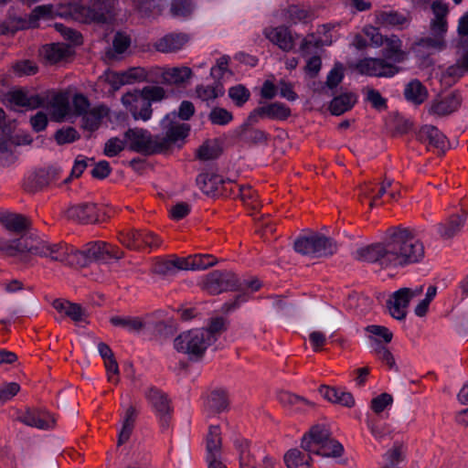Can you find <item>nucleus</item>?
<instances>
[{"label": "nucleus", "mask_w": 468, "mask_h": 468, "mask_svg": "<svg viewBox=\"0 0 468 468\" xmlns=\"http://www.w3.org/2000/svg\"><path fill=\"white\" fill-rule=\"evenodd\" d=\"M355 256L384 268L398 267L420 261L424 257V246L411 231L396 229L383 243L360 248Z\"/></svg>", "instance_id": "obj_1"}, {"label": "nucleus", "mask_w": 468, "mask_h": 468, "mask_svg": "<svg viewBox=\"0 0 468 468\" xmlns=\"http://www.w3.org/2000/svg\"><path fill=\"white\" fill-rule=\"evenodd\" d=\"M4 250L12 256L27 261L28 255L48 258L61 263H82L83 255L79 250L65 243H50L44 236L27 235L11 241Z\"/></svg>", "instance_id": "obj_2"}, {"label": "nucleus", "mask_w": 468, "mask_h": 468, "mask_svg": "<svg viewBox=\"0 0 468 468\" xmlns=\"http://www.w3.org/2000/svg\"><path fill=\"white\" fill-rule=\"evenodd\" d=\"M105 3L106 0H97L94 5H104ZM56 16L72 18L82 23L93 21L101 22L105 20V16L101 12V7L100 11H95L94 9L78 4L59 5L58 6L44 5L37 6L32 11L29 16L28 26L35 27L38 26L41 20H48Z\"/></svg>", "instance_id": "obj_3"}, {"label": "nucleus", "mask_w": 468, "mask_h": 468, "mask_svg": "<svg viewBox=\"0 0 468 468\" xmlns=\"http://www.w3.org/2000/svg\"><path fill=\"white\" fill-rule=\"evenodd\" d=\"M165 91L159 86H145L143 89H133L121 97V103L125 112L135 121L147 122L151 119L152 103L162 101Z\"/></svg>", "instance_id": "obj_4"}, {"label": "nucleus", "mask_w": 468, "mask_h": 468, "mask_svg": "<svg viewBox=\"0 0 468 468\" xmlns=\"http://www.w3.org/2000/svg\"><path fill=\"white\" fill-rule=\"evenodd\" d=\"M301 445L305 452L323 457H337L344 451L343 446L330 437L324 425L312 427L303 437Z\"/></svg>", "instance_id": "obj_5"}, {"label": "nucleus", "mask_w": 468, "mask_h": 468, "mask_svg": "<svg viewBox=\"0 0 468 468\" xmlns=\"http://www.w3.org/2000/svg\"><path fill=\"white\" fill-rule=\"evenodd\" d=\"M211 343L212 335L209 331L195 329L179 335L175 339L174 346L178 352L198 357L204 354Z\"/></svg>", "instance_id": "obj_6"}, {"label": "nucleus", "mask_w": 468, "mask_h": 468, "mask_svg": "<svg viewBox=\"0 0 468 468\" xmlns=\"http://www.w3.org/2000/svg\"><path fill=\"white\" fill-rule=\"evenodd\" d=\"M150 74L151 70L144 67H133L121 72L107 70L99 78L98 85L107 84L108 91H114L123 85L146 81Z\"/></svg>", "instance_id": "obj_7"}, {"label": "nucleus", "mask_w": 468, "mask_h": 468, "mask_svg": "<svg viewBox=\"0 0 468 468\" xmlns=\"http://www.w3.org/2000/svg\"><path fill=\"white\" fill-rule=\"evenodd\" d=\"M294 250L303 255L324 257L334 254L336 243L320 233H313L309 236L298 238L294 242Z\"/></svg>", "instance_id": "obj_8"}, {"label": "nucleus", "mask_w": 468, "mask_h": 468, "mask_svg": "<svg viewBox=\"0 0 468 468\" xmlns=\"http://www.w3.org/2000/svg\"><path fill=\"white\" fill-rule=\"evenodd\" d=\"M83 255L82 263H68V265H86L90 261H107L112 259L118 260L122 252L118 248L103 241H96L87 245L85 250H79Z\"/></svg>", "instance_id": "obj_9"}, {"label": "nucleus", "mask_w": 468, "mask_h": 468, "mask_svg": "<svg viewBox=\"0 0 468 468\" xmlns=\"http://www.w3.org/2000/svg\"><path fill=\"white\" fill-rule=\"evenodd\" d=\"M422 291V286H418L414 289L402 288L395 292L387 303L392 317L398 320L405 318L410 302L419 297Z\"/></svg>", "instance_id": "obj_10"}, {"label": "nucleus", "mask_w": 468, "mask_h": 468, "mask_svg": "<svg viewBox=\"0 0 468 468\" xmlns=\"http://www.w3.org/2000/svg\"><path fill=\"white\" fill-rule=\"evenodd\" d=\"M127 148L138 153H150L154 151L155 143L150 133L140 128L129 129L124 133Z\"/></svg>", "instance_id": "obj_11"}, {"label": "nucleus", "mask_w": 468, "mask_h": 468, "mask_svg": "<svg viewBox=\"0 0 468 468\" xmlns=\"http://www.w3.org/2000/svg\"><path fill=\"white\" fill-rule=\"evenodd\" d=\"M356 68L361 74L375 77H392L399 71V69L393 63L372 58L360 60Z\"/></svg>", "instance_id": "obj_12"}, {"label": "nucleus", "mask_w": 468, "mask_h": 468, "mask_svg": "<svg viewBox=\"0 0 468 468\" xmlns=\"http://www.w3.org/2000/svg\"><path fill=\"white\" fill-rule=\"evenodd\" d=\"M264 36L283 51L292 50L296 42L303 39L300 35L292 33L288 27L283 26L266 28Z\"/></svg>", "instance_id": "obj_13"}, {"label": "nucleus", "mask_w": 468, "mask_h": 468, "mask_svg": "<svg viewBox=\"0 0 468 468\" xmlns=\"http://www.w3.org/2000/svg\"><path fill=\"white\" fill-rule=\"evenodd\" d=\"M120 241L130 249H141L149 247L157 248L161 244V239L151 232L129 230L120 236Z\"/></svg>", "instance_id": "obj_14"}, {"label": "nucleus", "mask_w": 468, "mask_h": 468, "mask_svg": "<svg viewBox=\"0 0 468 468\" xmlns=\"http://www.w3.org/2000/svg\"><path fill=\"white\" fill-rule=\"evenodd\" d=\"M334 28L335 27L329 25L319 27L316 35L311 34L301 40L300 51H306L310 46L319 48L332 45L338 37Z\"/></svg>", "instance_id": "obj_15"}, {"label": "nucleus", "mask_w": 468, "mask_h": 468, "mask_svg": "<svg viewBox=\"0 0 468 468\" xmlns=\"http://www.w3.org/2000/svg\"><path fill=\"white\" fill-rule=\"evenodd\" d=\"M161 125L165 131V143H177L185 139L189 133V125L176 121V113L167 114L162 121Z\"/></svg>", "instance_id": "obj_16"}, {"label": "nucleus", "mask_w": 468, "mask_h": 468, "mask_svg": "<svg viewBox=\"0 0 468 468\" xmlns=\"http://www.w3.org/2000/svg\"><path fill=\"white\" fill-rule=\"evenodd\" d=\"M466 218V212L463 211L461 214H453L437 224L435 229L440 238L446 240L459 234L465 224Z\"/></svg>", "instance_id": "obj_17"}, {"label": "nucleus", "mask_w": 468, "mask_h": 468, "mask_svg": "<svg viewBox=\"0 0 468 468\" xmlns=\"http://www.w3.org/2000/svg\"><path fill=\"white\" fill-rule=\"evenodd\" d=\"M47 98L48 100L52 115L57 121H62L71 115V108L69 106V95L67 92L51 91L48 93Z\"/></svg>", "instance_id": "obj_18"}, {"label": "nucleus", "mask_w": 468, "mask_h": 468, "mask_svg": "<svg viewBox=\"0 0 468 468\" xmlns=\"http://www.w3.org/2000/svg\"><path fill=\"white\" fill-rule=\"evenodd\" d=\"M20 420L27 426L41 430L53 428L55 425L54 417L44 410H32L26 411Z\"/></svg>", "instance_id": "obj_19"}, {"label": "nucleus", "mask_w": 468, "mask_h": 468, "mask_svg": "<svg viewBox=\"0 0 468 468\" xmlns=\"http://www.w3.org/2000/svg\"><path fill=\"white\" fill-rule=\"evenodd\" d=\"M461 101L457 94L451 93L444 97L433 100L430 105L429 112L438 116H443L455 112L460 106Z\"/></svg>", "instance_id": "obj_20"}, {"label": "nucleus", "mask_w": 468, "mask_h": 468, "mask_svg": "<svg viewBox=\"0 0 468 468\" xmlns=\"http://www.w3.org/2000/svg\"><path fill=\"white\" fill-rule=\"evenodd\" d=\"M431 30L433 37H426L420 40V45L431 49H439L443 46V35L447 31V22L445 18H433Z\"/></svg>", "instance_id": "obj_21"}, {"label": "nucleus", "mask_w": 468, "mask_h": 468, "mask_svg": "<svg viewBox=\"0 0 468 468\" xmlns=\"http://www.w3.org/2000/svg\"><path fill=\"white\" fill-rule=\"evenodd\" d=\"M145 396L155 411L156 416L165 422L171 412L170 403L165 395L158 389L151 388L147 390Z\"/></svg>", "instance_id": "obj_22"}, {"label": "nucleus", "mask_w": 468, "mask_h": 468, "mask_svg": "<svg viewBox=\"0 0 468 468\" xmlns=\"http://www.w3.org/2000/svg\"><path fill=\"white\" fill-rule=\"evenodd\" d=\"M56 176L57 170L54 168L40 169L29 174L25 179L24 186L28 191H37L55 180Z\"/></svg>", "instance_id": "obj_23"}, {"label": "nucleus", "mask_w": 468, "mask_h": 468, "mask_svg": "<svg viewBox=\"0 0 468 468\" xmlns=\"http://www.w3.org/2000/svg\"><path fill=\"white\" fill-rule=\"evenodd\" d=\"M234 282L235 276L232 273L213 272L207 277L205 288L208 292L217 294L229 290L234 284Z\"/></svg>", "instance_id": "obj_24"}, {"label": "nucleus", "mask_w": 468, "mask_h": 468, "mask_svg": "<svg viewBox=\"0 0 468 468\" xmlns=\"http://www.w3.org/2000/svg\"><path fill=\"white\" fill-rule=\"evenodd\" d=\"M160 74L164 83L181 85L191 79L193 72L190 68L182 66L162 69Z\"/></svg>", "instance_id": "obj_25"}, {"label": "nucleus", "mask_w": 468, "mask_h": 468, "mask_svg": "<svg viewBox=\"0 0 468 468\" xmlns=\"http://www.w3.org/2000/svg\"><path fill=\"white\" fill-rule=\"evenodd\" d=\"M67 217L81 223L94 222L98 219L97 208L94 204L71 206L67 210Z\"/></svg>", "instance_id": "obj_26"}, {"label": "nucleus", "mask_w": 468, "mask_h": 468, "mask_svg": "<svg viewBox=\"0 0 468 468\" xmlns=\"http://www.w3.org/2000/svg\"><path fill=\"white\" fill-rule=\"evenodd\" d=\"M53 307L59 313L64 314L77 324L85 323L87 313L80 305L65 300H55Z\"/></svg>", "instance_id": "obj_27"}, {"label": "nucleus", "mask_w": 468, "mask_h": 468, "mask_svg": "<svg viewBox=\"0 0 468 468\" xmlns=\"http://www.w3.org/2000/svg\"><path fill=\"white\" fill-rule=\"evenodd\" d=\"M319 392L326 400L345 407H353L355 399L350 392L342 388L322 386Z\"/></svg>", "instance_id": "obj_28"}, {"label": "nucleus", "mask_w": 468, "mask_h": 468, "mask_svg": "<svg viewBox=\"0 0 468 468\" xmlns=\"http://www.w3.org/2000/svg\"><path fill=\"white\" fill-rule=\"evenodd\" d=\"M384 46V57L390 60V63H399L403 61L407 53L401 48L402 42L397 36H390L385 38Z\"/></svg>", "instance_id": "obj_29"}, {"label": "nucleus", "mask_w": 468, "mask_h": 468, "mask_svg": "<svg viewBox=\"0 0 468 468\" xmlns=\"http://www.w3.org/2000/svg\"><path fill=\"white\" fill-rule=\"evenodd\" d=\"M308 452L299 449H291L284 454V463L287 468H312L314 461Z\"/></svg>", "instance_id": "obj_30"}, {"label": "nucleus", "mask_w": 468, "mask_h": 468, "mask_svg": "<svg viewBox=\"0 0 468 468\" xmlns=\"http://www.w3.org/2000/svg\"><path fill=\"white\" fill-rule=\"evenodd\" d=\"M419 137L422 141H427L431 146L440 151L446 149V138L435 126H422L419 132Z\"/></svg>", "instance_id": "obj_31"}, {"label": "nucleus", "mask_w": 468, "mask_h": 468, "mask_svg": "<svg viewBox=\"0 0 468 468\" xmlns=\"http://www.w3.org/2000/svg\"><path fill=\"white\" fill-rule=\"evenodd\" d=\"M410 21V16L405 13L380 12L377 15V23L382 27L403 28L409 26Z\"/></svg>", "instance_id": "obj_32"}, {"label": "nucleus", "mask_w": 468, "mask_h": 468, "mask_svg": "<svg viewBox=\"0 0 468 468\" xmlns=\"http://www.w3.org/2000/svg\"><path fill=\"white\" fill-rule=\"evenodd\" d=\"M187 42V37L182 34H170L159 39L155 45L158 51L170 53L180 50Z\"/></svg>", "instance_id": "obj_33"}, {"label": "nucleus", "mask_w": 468, "mask_h": 468, "mask_svg": "<svg viewBox=\"0 0 468 468\" xmlns=\"http://www.w3.org/2000/svg\"><path fill=\"white\" fill-rule=\"evenodd\" d=\"M357 96L354 92L346 91L335 97L330 104V111L334 115H340L349 111L356 102Z\"/></svg>", "instance_id": "obj_34"}, {"label": "nucleus", "mask_w": 468, "mask_h": 468, "mask_svg": "<svg viewBox=\"0 0 468 468\" xmlns=\"http://www.w3.org/2000/svg\"><path fill=\"white\" fill-rule=\"evenodd\" d=\"M8 101L15 106L37 108L42 104V100L37 95H29L22 90H14L8 94Z\"/></svg>", "instance_id": "obj_35"}, {"label": "nucleus", "mask_w": 468, "mask_h": 468, "mask_svg": "<svg viewBox=\"0 0 468 468\" xmlns=\"http://www.w3.org/2000/svg\"><path fill=\"white\" fill-rule=\"evenodd\" d=\"M224 92V87L219 82H214L213 84L207 85L201 84L196 88L197 97L207 105L218 97L223 96Z\"/></svg>", "instance_id": "obj_36"}, {"label": "nucleus", "mask_w": 468, "mask_h": 468, "mask_svg": "<svg viewBox=\"0 0 468 468\" xmlns=\"http://www.w3.org/2000/svg\"><path fill=\"white\" fill-rule=\"evenodd\" d=\"M136 418V410L133 407L129 406L122 416V427L119 431L118 442L122 444L126 442L133 432Z\"/></svg>", "instance_id": "obj_37"}, {"label": "nucleus", "mask_w": 468, "mask_h": 468, "mask_svg": "<svg viewBox=\"0 0 468 468\" xmlns=\"http://www.w3.org/2000/svg\"><path fill=\"white\" fill-rule=\"evenodd\" d=\"M404 95L410 102L420 105L427 99L428 90L419 80H414L406 85Z\"/></svg>", "instance_id": "obj_38"}, {"label": "nucleus", "mask_w": 468, "mask_h": 468, "mask_svg": "<svg viewBox=\"0 0 468 468\" xmlns=\"http://www.w3.org/2000/svg\"><path fill=\"white\" fill-rule=\"evenodd\" d=\"M255 114L271 119L284 120L290 116L291 111L284 104L275 102L261 107L255 112Z\"/></svg>", "instance_id": "obj_39"}, {"label": "nucleus", "mask_w": 468, "mask_h": 468, "mask_svg": "<svg viewBox=\"0 0 468 468\" xmlns=\"http://www.w3.org/2000/svg\"><path fill=\"white\" fill-rule=\"evenodd\" d=\"M199 188L207 195L214 194L223 183L221 176L214 173H203L197 178Z\"/></svg>", "instance_id": "obj_40"}, {"label": "nucleus", "mask_w": 468, "mask_h": 468, "mask_svg": "<svg viewBox=\"0 0 468 468\" xmlns=\"http://www.w3.org/2000/svg\"><path fill=\"white\" fill-rule=\"evenodd\" d=\"M220 431L218 426H210L207 437V460L220 458Z\"/></svg>", "instance_id": "obj_41"}, {"label": "nucleus", "mask_w": 468, "mask_h": 468, "mask_svg": "<svg viewBox=\"0 0 468 468\" xmlns=\"http://www.w3.org/2000/svg\"><path fill=\"white\" fill-rule=\"evenodd\" d=\"M110 322L112 325L122 328L130 333H137L146 325L145 323L137 317L112 316Z\"/></svg>", "instance_id": "obj_42"}, {"label": "nucleus", "mask_w": 468, "mask_h": 468, "mask_svg": "<svg viewBox=\"0 0 468 468\" xmlns=\"http://www.w3.org/2000/svg\"><path fill=\"white\" fill-rule=\"evenodd\" d=\"M108 114V109L104 106H97L90 110L83 116V126L85 129L93 131L97 129L101 120Z\"/></svg>", "instance_id": "obj_43"}, {"label": "nucleus", "mask_w": 468, "mask_h": 468, "mask_svg": "<svg viewBox=\"0 0 468 468\" xmlns=\"http://www.w3.org/2000/svg\"><path fill=\"white\" fill-rule=\"evenodd\" d=\"M0 221L5 229L12 231H21L28 224L27 219L24 216L9 212L1 214Z\"/></svg>", "instance_id": "obj_44"}, {"label": "nucleus", "mask_w": 468, "mask_h": 468, "mask_svg": "<svg viewBox=\"0 0 468 468\" xmlns=\"http://www.w3.org/2000/svg\"><path fill=\"white\" fill-rule=\"evenodd\" d=\"M245 446L240 450V453L242 452H250V463L255 468H274L275 463L270 457L264 454V452L261 451H255L254 449H250L248 445V442H244Z\"/></svg>", "instance_id": "obj_45"}, {"label": "nucleus", "mask_w": 468, "mask_h": 468, "mask_svg": "<svg viewBox=\"0 0 468 468\" xmlns=\"http://www.w3.org/2000/svg\"><path fill=\"white\" fill-rule=\"evenodd\" d=\"M41 53L48 61L56 63L68 56L69 48L64 44L55 43L43 47Z\"/></svg>", "instance_id": "obj_46"}, {"label": "nucleus", "mask_w": 468, "mask_h": 468, "mask_svg": "<svg viewBox=\"0 0 468 468\" xmlns=\"http://www.w3.org/2000/svg\"><path fill=\"white\" fill-rule=\"evenodd\" d=\"M228 399L224 391H213L207 400L206 407L213 413H219L228 408Z\"/></svg>", "instance_id": "obj_47"}, {"label": "nucleus", "mask_w": 468, "mask_h": 468, "mask_svg": "<svg viewBox=\"0 0 468 468\" xmlns=\"http://www.w3.org/2000/svg\"><path fill=\"white\" fill-rule=\"evenodd\" d=\"M131 44L128 36L122 33H117L113 38L112 48L108 51L107 55L112 58H118L122 55Z\"/></svg>", "instance_id": "obj_48"}, {"label": "nucleus", "mask_w": 468, "mask_h": 468, "mask_svg": "<svg viewBox=\"0 0 468 468\" xmlns=\"http://www.w3.org/2000/svg\"><path fill=\"white\" fill-rule=\"evenodd\" d=\"M194 5L190 0H174L171 4V15L177 18L189 16L194 11Z\"/></svg>", "instance_id": "obj_49"}, {"label": "nucleus", "mask_w": 468, "mask_h": 468, "mask_svg": "<svg viewBox=\"0 0 468 468\" xmlns=\"http://www.w3.org/2000/svg\"><path fill=\"white\" fill-rule=\"evenodd\" d=\"M191 257L175 258L163 263L162 271L165 273H174L177 270L191 271Z\"/></svg>", "instance_id": "obj_50"}, {"label": "nucleus", "mask_w": 468, "mask_h": 468, "mask_svg": "<svg viewBox=\"0 0 468 468\" xmlns=\"http://www.w3.org/2000/svg\"><path fill=\"white\" fill-rule=\"evenodd\" d=\"M288 14L290 22L294 25L307 23L314 18V14L311 10L300 6L290 7Z\"/></svg>", "instance_id": "obj_51"}, {"label": "nucleus", "mask_w": 468, "mask_h": 468, "mask_svg": "<svg viewBox=\"0 0 468 468\" xmlns=\"http://www.w3.org/2000/svg\"><path fill=\"white\" fill-rule=\"evenodd\" d=\"M208 118L213 124L226 125L232 121L233 116L226 109L215 107L209 112Z\"/></svg>", "instance_id": "obj_52"}, {"label": "nucleus", "mask_w": 468, "mask_h": 468, "mask_svg": "<svg viewBox=\"0 0 468 468\" xmlns=\"http://www.w3.org/2000/svg\"><path fill=\"white\" fill-rule=\"evenodd\" d=\"M250 91L241 84L235 85L229 90V96L237 105H243L250 98Z\"/></svg>", "instance_id": "obj_53"}, {"label": "nucleus", "mask_w": 468, "mask_h": 468, "mask_svg": "<svg viewBox=\"0 0 468 468\" xmlns=\"http://www.w3.org/2000/svg\"><path fill=\"white\" fill-rule=\"evenodd\" d=\"M281 402L295 407L296 410H303L311 406V403L295 394L284 392L280 395Z\"/></svg>", "instance_id": "obj_54"}, {"label": "nucleus", "mask_w": 468, "mask_h": 468, "mask_svg": "<svg viewBox=\"0 0 468 468\" xmlns=\"http://www.w3.org/2000/svg\"><path fill=\"white\" fill-rule=\"evenodd\" d=\"M125 148H127L125 138L113 137L105 143L104 154L109 157L116 156Z\"/></svg>", "instance_id": "obj_55"}, {"label": "nucleus", "mask_w": 468, "mask_h": 468, "mask_svg": "<svg viewBox=\"0 0 468 468\" xmlns=\"http://www.w3.org/2000/svg\"><path fill=\"white\" fill-rule=\"evenodd\" d=\"M191 257V271H201L216 264L213 256L208 254H197Z\"/></svg>", "instance_id": "obj_56"}, {"label": "nucleus", "mask_w": 468, "mask_h": 468, "mask_svg": "<svg viewBox=\"0 0 468 468\" xmlns=\"http://www.w3.org/2000/svg\"><path fill=\"white\" fill-rule=\"evenodd\" d=\"M367 332L375 336L376 340L389 343L392 340L393 334L385 326L371 324L367 327Z\"/></svg>", "instance_id": "obj_57"}, {"label": "nucleus", "mask_w": 468, "mask_h": 468, "mask_svg": "<svg viewBox=\"0 0 468 468\" xmlns=\"http://www.w3.org/2000/svg\"><path fill=\"white\" fill-rule=\"evenodd\" d=\"M344 78V67L337 63L329 71L326 79V86L330 89L336 87Z\"/></svg>", "instance_id": "obj_58"}, {"label": "nucleus", "mask_w": 468, "mask_h": 468, "mask_svg": "<svg viewBox=\"0 0 468 468\" xmlns=\"http://www.w3.org/2000/svg\"><path fill=\"white\" fill-rule=\"evenodd\" d=\"M392 403V397L388 393H382L371 401V409L376 413L384 411Z\"/></svg>", "instance_id": "obj_59"}, {"label": "nucleus", "mask_w": 468, "mask_h": 468, "mask_svg": "<svg viewBox=\"0 0 468 468\" xmlns=\"http://www.w3.org/2000/svg\"><path fill=\"white\" fill-rule=\"evenodd\" d=\"M20 390V387L16 382L5 383L0 386V403L11 399Z\"/></svg>", "instance_id": "obj_60"}, {"label": "nucleus", "mask_w": 468, "mask_h": 468, "mask_svg": "<svg viewBox=\"0 0 468 468\" xmlns=\"http://www.w3.org/2000/svg\"><path fill=\"white\" fill-rule=\"evenodd\" d=\"M218 147L214 143H206L197 151V156L202 160H210L218 155Z\"/></svg>", "instance_id": "obj_61"}, {"label": "nucleus", "mask_w": 468, "mask_h": 468, "mask_svg": "<svg viewBox=\"0 0 468 468\" xmlns=\"http://www.w3.org/2000/svg\"><path fill=\"white\" fill-rule=\"evenodd\" d=\"M56 141L59 144L74 142L78 138V133L75 129L68 127L58 130L55 135Z\"/></svg>", "instance_id": "obj_62"}, {"label": "nucleus", "mask_w": 468, "mask_h": 468, "mask_svg": "<svg viewBox=\"0 0 468 468\" xmlns=\"http://www.w3.org/2000/svg\"><path fill=\"white\" fill-rule=\"evenodd\" d=\"M14 71L18 76H28L33 75L37 72V66L29 61V60H23L14 65L13 67Z\"/></svg>", "instance_id": "obj_63"}, {"label": "nucleus", "mask_w": 468, "mask_h": 468, "mask_svg": "<svg viewBox=\"0 0 468 468\" xmlns=\"http://www.w3.org/2000/svg\"><path fill=\"white\" fill-rule=\"evenodd\" d=\"M72 103L74 114L84 116V114L89 112V101L83 95L76 94L73 97Z\"/></svg>", "instance_id": "obj_64"}]
</instances>
